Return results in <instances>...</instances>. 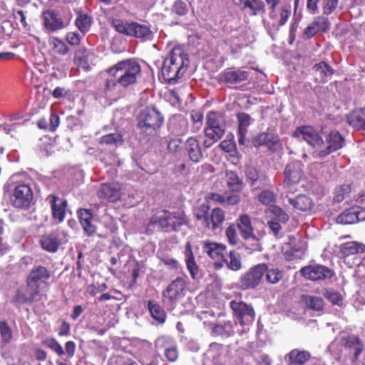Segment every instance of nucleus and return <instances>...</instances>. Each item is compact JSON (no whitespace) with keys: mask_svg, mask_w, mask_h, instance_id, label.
Returning <instances> with one entry per match:
<instances>
[{"mask_svg":"<svg viewBox=\"0 0 365 365\" xmlns=\"http://www.w3.org/2000/svg\"><path fill=\"white\" fill-rule=\"evenodd\" d=\"M140 71V64L133 59L118 62L108 70L109 77L106 82L105 91H111L117 86L127 88L135 84Z\"/></svg>","mask_w":365,"mask_h":365,"instance_id":"1","label":"nucleus"},{"mask_svg":"<svg viewBox=\"0 0 365 365\" xmlns=\"http://www.w3.org/2000/svg\"><path fill=\"white\" fill-rule=\"evenodd\" d=\"M189 65L187 54L180 46H175L171 51L163 64L161 72L165 81L175 84L182 76Z\"/></svg>","mask_w":365,"mask_h":365,"instance_id":"2","label":"nucleus"},{"mask_svg":"<svg viewBox=\"0 0 365 365\" xmlns=\"http://www.w3.org/2000/svg\"><path fill=\"white\" fill-rule=\"evenodd\" d=\"M150 223L165 232H178L188 224V218L182 210H161L151 217Z\"/></svg>","mask_w":365,"mask_h":365,"instance_id":"3","label":"nucleus"},{"mask_svg":"<svg viewBox=\"0 0 365 365\" xmlns=\"http://www.w3.org/2000/svg\"><path fill=\"white\" fill-rule=\"evenodd\" d=\"M225 132V121L221 113L209 111L206 115V125L204 129L206 139L203 142L205 148L211 147L219 140Z\"/></svg>","mask_w":365,"mask_h":365,"instance_id":"4","label":"nucleus"},{"mask_svg":"<svg viewBox=\"0 0 365 365\" xmlns=\"http://www.w3.org/2000/svg\"><path fill=\"white\" fill-rule=\"evenodd\" d=\"M111 25L117 32L126 36L141 38L144 41H150L153 38V33L150 26L145 24L115 19L112 20Z\"/></svg>","mask_w":365,"mask_h":365,"instance_id":"5","label":"nucleus"},{"mask_svg":"<svg viewBox=\"0 0 365 365\" xmlns=\"http://www.w3.org/2000/svg\"><path fill=\"white\" fill-rule=\"evenodd\" d=\"M164 118L155 107H146L138 116V128L141 133L152 135L163 125Z\"/></svg>","mask_w":365,"mask_h":365,"instance_id":"6","label":"nucleus"},{"mask_svg":"<svg viewBox=\"0 0 365 365\" xmlns=\"http://www.w3.org/2000/svg\"><path fill=\"white\" fill-rule=\"evenodd\" d=\"M291 14L289 5H282L279 8L269 9L268 19H263V24L268 34L272 36L284 25Z\"/></svg>","mask_w":365,"mask_h":365,"instance_id":"7","label":"nucleus"},{"mask_svg":"<svg viewBox=\"0 0 365 365\" xmlns=\"http://www.w3.org/2000/svg\"><path fill=\"white\" fill-rule=\"evenodd\" d=\"M358 202L365 204V193L359 196ZM365 220V207L352 206L345 210L336 218V222L343 225H349Z\"/></svg>","mask_w":365,"mask_h":365,"instance_id":"8","label":"nucleus"},{"mask_svg":"<svg viewBox=\"0 0 365 365\" xmlns=\"http://www.w3.org/2000/svg\"><path fill=\"white\" fill-rule=\"evenodd\" d=\"M67 241V233L63 230H57L41 235L39 242L43 250L49 252H56L59 245Z\"/></svg>","mask_w":365,"mask_h":365,"instance_id":"9","label":"nucleus"},{"mask_svg":"<svg viewBox=\"0 0 365 365\" xmlns=\"http://www.w3.org/2000/svg\"><path fill=\"white\" fill-rule=\"evenodd\" d=\"M236 319L241 325H249L255 319L252 307L242 301L232 300L230 303Z\"/></svg>","mask_w":365,"mask_h":365,"instance_id":"10","label":"nucleus"},{"mask_svg":"<svg viewBox=\"0 0 365 365\" xmlns=\"http://www.w3.org/2000/svg\"><path fill=\"white\" fill-rule=\"evenodd\" d=\"M33 200V192L26 184H19L14 186L11 196V202L14 207L21 209L28 208Z\"/></svg>","mask_w":365,"mask_h":365,"instance_id":"11","label":"nucleus"},{"mask_svg":"<svg viewBox=\"0 0 365 365\" xmlns=\"http://www.w3.org/2000/svg\"><path fill=\"white\" fill-rule=\"evenodd\" d=\"M187 285V277H177L163 292L165 302L173 305L175 302L184 297Z\"/></svg>","mask_w":365,"mask_h":365,"instance_id":"12","label":"nucleus"},{"mask_svg":"<svg viewBox=\"0 0 365 365\" xmlns=\"http://www.w3.org/2000/svg\"><path fill=\"white\" fill-rule=\"evenodd\" d=\"M250 73L242 68H227L222 71L217 77L220 83L233 86L248 79Z\"/></svg>","mask_w":365,"mask_h":365,"instance_id":"13","label":"nucleus"},{"mask_svg":"<svg viewBox=\"0 0 365 365\" xmlns=\"http://www.w3.org/2000/svg\"><path fill=\"white\" fill-rule=\"evenodd\" d=\"M50 277L49 271L43 266H36L31 269L27 278V286L33 290V297L38 295L39 284L46 282Z\"/></svg>","mask_w":365,"mask_h":365,"instance_id":"14","label":"nucleus"},{"mask_svg":"<svg viewBox=\"0 0 365 365\" xmlns=\"http://www.w3.org/2000/svg\"><path fill=\"white\" fill-rule=\"evenodd\" d=\"M267 270L265 264H259L251 268L240 278V286L243 289L255 288L260 283Z\"/></svg>","mask_w":365,"mask_h":365,"instance_id":"15","label":"nucleus"},{"mask_svg":"<svg viewBox=\"0 0 365 365\" xmlns=\"http://www.w3.org/2000/svg\"><path fill=\"white\" fill-rule=\"evenodd\" d=\"M293 136L299 140H304L312 147L320 149L324 141L318 132L311 126H301L296 129Z\"/></svg>","mask_w":365,"mask_h":365,"instance_id":"16","label":"nucleus"},{"mask_svg":"<svg viewBox=\"0 0 365 365\" xmlns=\"http://www.w3.org/2000/svg\"><path fill=\"white\" fill-rule=\"evenodd\" d=\"M237 225L242 237L245 240L253 242V249L258 250L259 237L254 233L250 217L247 215H240L237 220Z\"/></svg>","mask_w":365,"mask_h":365,"instance_id":"17","label":"nucleus"},{"mask_svg":"<svg viewBox=\"0 0 365 365\" xmlns=\"http://www.w3.org/2000/svg\"><path fill=\"white\" fill-rule=\"evenodd\" d=\"M300 272L303 277L312 281L330 279L334 274L331 269L320 264L306 266L301 269Z\"/></svg>","mask_w":365,"mask_h":365,"instance_id":"18","label":"nucleus"},{"mask_svg":"<svg viewBox=\"0 0 365 365\" xmlns=\"http://www.w3.org/2000/svg\"><path fill=\"white\" fill-rule=\"evenodd\" d=\"M202 250L210 258L215 260V266L222 267V259L225 257L226 246L222 243L205 240L202 242Z\"/></svg>","mask_w":365,"mask_h":365,"instance_id":"19","label":"nucleus"},{"mask_svg":"<svg viewBox=\"0 0 365 365\" xmlns=\"http://www.w3.org/2000/svg\"><path fill=\"white\" fill-rule=\"evenodd\" d=\"M44 29L47 32H55L65 27L63 21L53 9H47L42 13Z\"/></svg>","mask_w":365,"mask_h":365,"instance_id":"20","label":"nucleus"},{"mask_svg":"<svg viewBox=\"0 0 365 365\" xmlns=\"http://www.w3.org/2000/svg\"><path fill=\"white\" fill-rule=\"evenodd\" d=\"M121 185L117 182L102 184L98 190V196L108 202H115L120 200L122 195Z\"/></svg>","mask_w":365,"mask_h":365,"instance_id":"21","label":"nucleus"},{"mask_svg":"<svg viewBox=\"0 0 365 365\" xmlns=\"http://www.w3.org/2000/svg\"><path fill=\"white\" fill-rule=\"evenodd\" d=\"M46 201L51 206L53 219L58 223L63 222L65 218L67 201L54 195H49Z\"/></svg>","mask_w":365,"mask_h":365,"instance_id":"22","label":"nucleus"},{"mask_svg":"<svg viewBox=\"0 0 365 365\" xmlns=\"http://www.w3.org/2000/svg\"><path fill=\"white\" fill-rule=\"evenodd\" d=\"M330 22L324 16H317L310 23L303 31V38L309 39L318 32H324L329 29Z\"/></svg>","mask_w":365,"mask_h":365,"instance_id":"23","label":"nucleus"},{"mask_svg":"<svg viewBox=\"0 0 365 365\" xmlns=\"http://www.w3.org/2000/svg\"><path fill=\"white\" fill-rule=\"evenodd\" d=\"M168 129L175 135H184L188 130V122L182 115H174L168 120Z\"/></svg>","mask_w":365,"mask_h":365,"instance_id":"24","label":"nucleus"},{"mask_svg":"<svg viewBox=\"0 0 365 365\" xmlns=\"http://www.w3.org/2000/svg\"><path fill=\"white\" fill-rule=\"evenodd\" d=\"M302 176V164L300 161H294L289 164L284 170V184L289 185L299 182Z\"/></svg>","mask_w":365,"mask_h":365,"instance_id":"25","label":"nucleus"},{"mask_svg":"<svg viewBox=\"0 0 365 365\" xmlns=\"http://www.w3.org/2000/svg\"><path fill=\"white\" fill-rule=\"evenodd\" d=\"M185 149L190 160L199 163L202 160L203 154L199 140L195 137L188 138L185 143Z\"/></svg>","mask_w":365,"mask_h":365,"instance_id":"26","label":"nucleus"},{"mask_svg":"<svg viewBox=\"0 0 365 365\" xmlns=\"http://www.w3.org/2000/svg\"><path fill=\"white\" fill-rule=\"evenodd\" d=\"M328 146L324 150H320L319 155L322 157L341 148L344 144V140L338 131H331L327 138Z\"/></svg>","mask_w":365,"mask_h":365,"instance_id":"27","label":"nucleus"},{"mask_svg":"<svg viewBox=\"0 0 365 365\" xmlns=\"http://www.w3.org/2000/svg\"><path fill=\"white\" fill-rule=\"evenodd\" d=\"M314 78L318 83H325L334 73V70L326 62L322 61L313 67Z\"/></svg>","mask_w":365,"mask_h":365,"instance_id":"28","label":"nucleus"},{"mask_svg":"<svg viewBox=\"0 0 365 365\" xmlns=\"http://www.w3.org/2000/svg\"><path fill=\"white\" fill-rule=\"evenodd\" d=\"M206 200L207 201L211 200L221 204L234 205H237L240 202V195L237 193H225L224 195H220L210 192L206 195Z\"/></svg>","mask_w":365,"mask_h":365,"instance_id":"29","label":"nucleus"},{"mask_svg":"<svg viewBox=\"0 0 365 365\" xmlns=\"http://www.w3.org/2000/svg\"><path fill=\"white\" fill-rule=\"evenodd\" d=\"M237 119L238 121V141L239 143L244 144L248 127L253 122V120L250 115L243 112L237 114Z\"/></svg>","mask_w":365,"mask_h":365,"instance_id":"30","label":"nucleus"},{"mask_svg":"<svg viewBox=\"0 0 365 365\" xmlns=\"http://www.w3.org/2000/svg\"><path fill=\"white\" fill-rule=\"evenodd\" d=\"M346 121L356 129L365 130V107L354 110L347 115Z\"/></svg>","mask_w":365,"mask_h":365,"instance_id":"31","label":"nucleus"},{"mask_svg":"<svg viewBox=\"0 0 365 365\" xmlns=\"http://www.w3.org/2000/svg\"><path fill=\"white\" fill-rule=\"evenodd\" d=\"M225 212L220 208H215L207 216L205 227L212 230L220 228L225 221Z\"/></svg>","mask_w":365,"mask_h":365,"instance_id":"32","label":"nucleus"},{"mask_svg":"<svg viewBox=\"0 0 365 365\" xmlns=\"http://www.w3.org/2000/svg\"><path fill=\"white\" fill-rule=\"evenodd\" d=\"M78 215L81 225L88 235H93L96 231V227L93 224V215L89 210L81 209L78 210Z\"/></svg>","mask_w":365,"mask_h":365,"instance_id":"33","label":"nucleus"},{"mask_svg":"<svg viewBox=\"0 0 365 365\" xmlns=\"http://www.w3.org/2000/svg\"><path fill=\"white\" fill-rule=\"evenodd\" d=\"M288 201L294 209L301 212L310 211L314 207L312 200L304 195H300L295 198H289Z\"/></svg>","mask_w":365,"mask_h":365,"instance_id":"34","label":"nucleus"},{"mask_svg":"<svg viewBox=\"0 0 365 365\" xmlns=\"http://www.w3.org/2000/svg\"><path fill=\"white\" fill-rule=\"evenodd\" d=\"M48 43L49 50L53 55L64 56L69 51L66 43L58 37L50 36Z\"/></svg>","mask_w":365,"mask_h":365,"instance_id":"35","label":"nucleus"},{"mask_svg":"<svg viewBox=\"0 0 365 365\" xmlns=\"http://www.w3.org/2000/svg\"><path fill=\"white\" fill-rule=\"evenodd\" d=\"M185 263L192 279H196L198 274L199 268L195 260V257L192 251V247L190 242H187L185 250Z\"/></svg>","mask_w":365,"mask_h":365,"instance_id":"36","label":"nucleus"},{"mask_svg":"<svg viewBox=\"0 0 365 365\" xmlns=\"http://www.w3.org/2000/svg\"><path fill=\"white\" fill-rule=\"evenodd\" d=\"M225 181L227 187L232 193L239 194L242 189V181L233 171H227L225 175Z\"/></svg>","mask_w":365,"mask_h":365,"instance_id":"37","label":"nucleus"},{"mask_svg":"<svg viewBox=\"0 0 365 365\" xmlns=\"http://www.w3.org/2000/svg\"><path fill=\"white\" fill-rule=\"evenodd\" d=\"M234 325H236V323H232L230 321L215 324L212 327L211 334L213 336L228 337L234 334Z\"/></svg>","mask_w":365,"mask_h":365,"instance_id":"38","label":"nucleus"},{"mask_svg":"<svg viewBox=\"0 0 365 365\" xmlns=\"http://www.w3.org/2000/svg\"><path fill=\"white\" fill-rule=\"evenodd\" d=\"M91 53L88 50L85 48L81 47L75 52L74 63L82 68L83 69L88 71L90 69L89 58Z\"/></svg>","mask_w":365,"mask_h":365,"instance_id":"39","label":"nucleus"},{"mask_svg":"<svg viewBox=\"0 0 365 365\" xmlns=\"http://www.w3.org/2000/svg\"><path fill=\"white\" fill-rule=\"evenodd\" d=\"M289 365H302L310 358V354L304 350L293 349L288 354Z\"/></svg>","mask_w":365,"mask_h":365,"instance_id":"40","label":"nucleus"},{"mask_svg":"<svg viewBox=\"0 0 365 365\" xmlns=\"http://www.w3.org/2000/svg\"><path fill=\"white\" fill-rule=\"evenodd\" d=\"M364 250V245L355 241L348 242L340 246V253L343 257L363 252Z\"/></svg>","mask_w":365,"mask_h":365,"instance_id":"41","label":"nucleus"},{"mask_svg":"<svg viewBox=\"0 0 365 365\" xmlns=\"http://www.w3.org/2000/svg\"><path fill=\"white\" fill-rule=\"evenodd\" d=\"M101 145H108L110 147H117L123 143V138L120 133H114L103 135L99 140Z\"/></svg>","mask_w":365,"mask_h":365,"instance_id":"42","label":"nucleus"},{"mask_svg":"<svg viewBox=\"0 0 365 365\" xmlns=\"http://www.w3.org/2000/svg\"><path fill=\"white\" fill-rule=\"evenodd\" d=\"M148 308L152 317L160 324H163L165 322L166 314L164 309L156 302L149 301Z\"/></svg>","mask_w":365,"mask_h":365,"instance_id":"43","label":"nucleus"},{"mask_svg":"<svg viewBox=\"0 0 365 365\" xmlns=\"http://www.w3.org/2000/svg\"><path fill=\"white\" fill-rule=\"evenodd\" d=\"M302 301L309 309L314 311H321L324 307V302L320 297L302 295Z\"/></svg>","mask_w":365,"mask_h":365,"instance_id":"44","label":"nucleus"},{"mask_svg":"<svg viewBox=\"0 0 365 365\" xmlns=\"http://www.w3.org/2000/svg\"><path fill=\"white\" fill-rule=\"evenodd\" d=\"M227 267L232 271H238L242 268L240 255L235 251H230L227 259H222Z\"/></svg>","mask_w":365,"mask_h":365,"instance_id":"45","label":"nucleus"},{"mask_svg":"<svg viewBox=\"0 0 365 365\" xmlns=\"http://www.w3.org/2000/svg\"><path fill=\"white\" fill-rule=\"evenodd\" d=\"M92 19L90 16L86 14H79L75 21L76 26L83 34L88 31L91 26Z\"/></svg>","mask_w":365,"mask_h":365,"instance_id":"46","label":"nucleus"},{"mask_svg":"<svg viewBox=\"0 0 365 365\" xmlns=\"http://www.w3.org/2000/svg\"><path fill=\"white\" fill-rule=\"evenodd\" d=\"M174 344V339L171 336L166 335L160 336L155 341V348L157 350L164 349L165 351Z\"/></svg>","mask_w":365,"mask_h":365,"instance_id":"47","label":"nucleus"},{"mask_svg":"<svg viewBox=\"0 0 365 365\" xmlns=\"http://www.w3.org/2000/svg\"><path fill=\"white\" fill-rule=\"evenodd\" d=\"M277 141L278 138L277 136H274L273 134L268 133H262L259 134L256 139V142L259 145H264L269 148L272 145L277 143Z\"/></svg>","mask_w":365,"mask_h":365,"instance_id":"48","label":"nucleus"},{"mask_svg":"<svg viewBox=\"0 0 365 365\" xmlns=\"http://www.w3.org/2000/svg\"><path fill=\"white\" fill-rule=\"evenodd\" d=\"M244 8L249 9L252 15H256L258 12L264 11V4L261 0H245Z\"/></svg>","mask_w":365,"mask_h":365,"instance_id":"49","label":"nucleus"},{"mask_svg":"<svg viewBox=\"0 0 365 365\" xmlns=\"http://www.w3.org/2000/svg\"><path fill=\"white\" fill-rule=\"evenodd\" d=\"M259 201L265 205H272L275 202V195L269 190H262L258 195Z\"/></svg>","mask_w":365,"mask_h":365,"instance_id":"50","label":"nucleus"},{"mask_svg":"<svg viewBox=\"0 0 365 365\" xmlns=\"http://www.w3.org/2000/svg\"><path fill=\"white\" fill-rule=\"evenodd\" d=\"M266 279L270 284H276L283 277V272L278 269H268L267 267Z\"/></svg>","mask_w":365,"mask_h":365,"instance_id":"51","label":"nucleus"},{"mask_svg":"<svg viewBox=\"0 0 365 365\" xmlns=\"http://www.w3.org/2000/svg\"><path fill=\"white\" fill-rule=\"evenodd\" d=\"M190 116L193 123L192 132L195 133L200 130L202 125L203 113L200 111L192 110L190 113Z\"/></svg>","mask_w":365,"mask_h":365,"instance_id":"52","label":"nucleus"},{"mask_svg":"<svg viewBox=\"0 0 365 365\" xmlns=\"http://www.w3.org/2000/svg\"><path fill=\"white\" fill-rule=\"evenodd\" d=\"M339 6V0H322V6L324 15L333 14Z\"/></svg>","mask_w":365,"mask_h":365,"instance_id":"53","label":"nucleus"},{"mask_svg":"<svg viewBox=\"0 0 365 365\" xmlns=\"http://www.w3.org/2000/svg\"><path fill=\"white\" fill-rule=\"evenodd\" d=\"M43 344L46 346L50 348L51 350L55 351L58 355L62 356L63 354H64V351H63L61 345L54 338H46L43 341Z\"/></svg>","mask_w":365,"mask_h":365,"instance_id":"54","label":"nucleus"},{"mask_svg":"<svg viewBox=\"0 0 365 365\" xmlns=\"http://www.w3.org/2000/svg\"><path fill=\"white\" fill-rule=\"evenodd\" d=\"M245 175L247 179L250 180L251 186L255 187H258L259 186V185L257 184L259 176L256 168L252 167L247 168L245 170Z\"/></svg>","mask_w":365,"mask_h":365,"instance_id":"55","label":"nucleus"},{"mask_svg":"<svg viewBox=\"0 0 365 365\" xmlns=\"http://www.w3.org/2000/svg\"><path fill=\"white\" fill-rule=\"evenodd\" d=\"M0 334L3 343L7 344L11 341L12 331L11 328L5 322H0Z\"/></svg>","mask_w":365,"mask_h":365,"instance_id":"56","label":"nucleus"},{"mask_svg":"<svg viewBox=\"0 0 365 365\" xmlns=\"http://www.w3.org/2000/svg\"><path fill=\"white\" fill-rule=\"evenodd\" d=\"M346 344L354 349V356L357 358L361 354L363 346L359 339L355 336H350L347 339Z\"/></svg>","mask_w":365,"mask_h":365,"instance_id":"57","label":"nucleus"},{"mask_svg":"<svg viewBox=\"0 0 365 365\" xmlns=\"http://www.w3.org/2000/svg\"><path fill=\"white\" fill-rule=\"evenodd\" d=\"M323 294L324 297H326L333 304L340 306L343 303L342 296L337 292L332 290H326Z\"/></svg>","mask_w":365,"mask_h":365,"instance_id":"58","label":"nucleus"},{"mask_svg":"<svg viewBox=\"0 0 365 365\" xmlns=\"http://www.w3.org/2000/svg\"><path fill=\"white\" fill-rule=\"evenodd\" d=\"M209 205L207 204H202L196 210L195 212V217L202 222V225L205 226V222L207 220V216L209 215L207 214V211L209 210Z\"/></svg>","mask_w":365,"mask_h":365,"instance_id":"59","label":"nucleus"},{"mask_svg":"<svg viewBox=\"0 0 365 365\" xmlns=\"http://www.w3.org/2000/svg\"><path fill=\"white\" fill-rule=\"evenodd\" d=\"M164 356L170 362H175L178 360L179 353L175 344L164 351Z\"/></svg>","mask_w":365,"mask_h":365,"instance_id":"60","label":"nucleus"},{"mask_svg":"<svg viewBox=\"0 0 365 365\" xmlns=\"http://www.w3.org/2000/svg\"><path fill=\"white\" fill-rule=\"evenodd\" d=\"M351 191L349 185H342L339 188L336 190L334 200L341 202L344 200L346 195H348Z\"/></svg>","mask_w":365,"mask_h":365,"instance_id":"61","label":"nucleus"},{"mask_svg":"<svg viewBox=\"0 0 365 365\" xmlns=\"http://www.w3.org/2000/svg\"><path fill=\"white\" fill-rule=\"evenodd\" d=\"M172 10L174 13L180 16L185 15L187 12L186 4L181 0L175 1Z\"/></svg>","mask_w":365,"mask_h":365,"instance_id":"62","label":"nucleus"},{"mask_svg":"<svg viewBox=\"0 0 365 365\" xmlns=\"http://www.w3.org/2000/svg\"><path fill=\"white\" fill-rule=\"evenodd\" d=\"M226 236L229 242L232 245H236L238 243L239 238L237 232L233 225L229 226L226 230Z\"/></svg>","mask_w":365,"mask_h":365,"instance_id":"63","label":"nucleus"},{"mask_svg":"<svg viewBox=\"0 0 365 365\" xmlns=\"http://www.w3.org/2000/svg\"><path fill=\"white\" fill-rule=\"evenodd\" d=\"M272 212L275 215L277 220L285 223L289 220V216L279 207H273Z\"/></svg>","mask_w":365,"mask_h":365,"instance_id":"64","label":"nucleus"}]
</instances>
